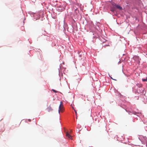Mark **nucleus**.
<instances>
[{
    "mask_svg": "<svg viewBox=\"0 0 147 147\" xmlns=\"http://www.w3.org/2000/svg\"><path fill=\"white\" fill-rule=\"evenodd\" d=\"M47 110L48 112H50V111H51L53 110V109L52 108V107L50 105L47 108Z\"/></svg>",
    "mask_w": 147,
    "mask_h": 147,
    "instance_id": "f257e3e1",
    "label": "nucleus"
},
{
    "mask_svg": "<svg viewBox=\"0 0 147 147\" xmlns=\"http://www.w3.org/2000/svg\"><path fill=\"white\" fill-rule=\"evenodd\" d=\"M66 136L67 137V138L70 139H71L72 138V136H71L68 132H66Z\"/></svg>",
    "mask_w": 147,
    "mask_h": 147,
    "instance_id": "7ed1b4c3",
    "label": "nucleus"
},
{
    "mask_svg": "<svg viewBox=\"0 0 147 147\" xmlns=\"http://www.w3.org/2000/svg\"><path fill=\"white\" fill-rule=\"evenodd\" d=\"M63 103L61 102H60V104L59 106V109H63Z\"/></svg>",
    "mask_w": 147,
    "mask_h": 147,
    "instance_id": "f03ea898",
    "label": "nucleus"
},
{
    "mask_svg": "<svg viewBox=\"0 0 147 147\" xmlns=\"http://www.w3.org/2000/svg\"><path fill=\"white\" fill-rule=\"evenodd\" d=\"M102 41V42H105V40H102L101 39Z\"/></svg>",
    "mask_w": 147,
    "mask_h": 147,
    "instance_id": "1a4fd4ad",
    "label": "nucleus"
},
{
    "mask_svg": "<svg viewBox=\"0 0 147 147\" xmlns=\"http://www.w3.org/2000/svg\"><path fill=\"white\" fill-rule=\"evenodd\" d=\"M52 90L55 93H57L58 92L57 91H56L54 89H52Z\"/></svg>",
    "mask_w": 147,
    "mask_h": 147,
    "instance_id": "6e6552de",
    "label": "nucleus"
},
{
    "mask_svg": "<svg viewBox=\"0 0 147 147\" xmlns=\"http://www.w3.org/2000/svg\"><path fill=\"white\" fill-rule=\"evenodd\" d=\"M142 80L143 82L147 81V78L146 79H142Z\"/></svg>",
    "mask_w": 147,
    "mask_h": 147,
    "instance_id": "0eeeda50",
    "label": "nucleus"
},
{
    "mask_svg": "<svg viewBox=\"0 0 147 147\" xmlns=\"http://www.w3.org/2000/svg\"><path fill=\"white\" fill-rule=\"evenodd\" d=\"M133 58L135 60H136V59H137L138 60L137 61L138 62H139V57L138 56H135Z\"/></svg>",
    "mask_w": 147,
    "mask_h": 147,
    "instance_id": "20e7f679",
    "label": "nucleus"
},
{
    "mask_svg": "<svg viewBox=\"0 0 147 147\" xmlns=\"http://www.w3.org/2000/svg\"><path fill=\"white\" fill-rule=\"evenodd\" d=\"M64 111V109L63 108V109H59V113L60 111H61V112H63Z\"/></svg>",
    "mask_w": 147,
    "mask_h": 147,
    "instance_id": "423d86ee",
    "label": "nucleus"
},
{
    "mask_svg": "<svg viewBox=\"0 0 147 147\" xmlns=\"http://www.w3.org/2000/svg\"><path fill=\"white\" fill-rule=\"evenodd\" d=\"M75 11H78V10L77 9H76Z\"/></svg>",
    "mask_w": 147,
    "mask_h": 147,
    "instance_id": "9b49d317",
    "label": "nucleus"
},
{
    "mask_svg": "<svg viewBox=\"0 0 147 147\" xmlns=\"http://www.w3.org/2000/svg\"><path fill=\"white\" fill-rule=\"evenodd\" d=\"M116 7L117 8L119 9H122V7H120V6L119 5H117L116 6Z\"/></svg>",
    "mask_w": 147,
    "mask_h": 147,
    "instance_id": "39448f33",
    "label": "nucleus"
},
{
    "mask_svg": "<svg viewBox=\"0 0 147 147\" xmlns=\"http://www.w3.org/2000/svg\"><path fill=\"white\" fill-rule=\"evenodd\" d=\"M74 111H75V112L76 114V115L77 114V112H76V111L74 109Z\"/></svg>",
    "mask_w": 147,
    "mask_h": 147,
    "instance_id": "9d476101",
    "label": "nucleus"
}]
</instances>
